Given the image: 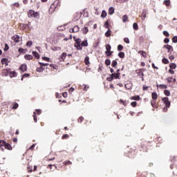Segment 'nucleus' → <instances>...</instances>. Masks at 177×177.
Returning <instances> with one entry per match:
<instances>
[{
    "mask_svg": "<svg viewBox=\"0 0 177 177\" xmlns=\"http://www.w3.org/2000/svg\"><path fill=\"white\" fill-rule=\"evenodd\" d=\"M120 75H121V73H113L111 74L110 77H107V81H113V80H118V78H120Z\"/></svg>",
    "mask_w": 177,
    "mask_h": 177,
    "instance_id": "f257e3e1",
    "label": "nucleus"
},
{
    "mask_svg": "<svg viewBox=\"0 0 177 177\" xmlns=\"http://www.w3.org/2000/svg\"><path fill=\"white\" fill-rule=\"evenodd\" d=\"M169 98L168 97H165L162 98V101L163 102L164 104H165L166 107H170L171 102H169Z\"/></svg>",
    "mask_w": 177,
    "mask_h": 177,
    "instance_id": "f03ea898",
    "label": "nucleus"
},
{
    "mask_svg": "<svg viewBox=\"0 0 177 177\" xmlns=\"http://www.w3.org/2000/svg\"><path fill=\"white\" fill-rule=\"evenodd\" d=\"M136 73L138 77H144L145 74L143 73H145V68L137 69Z\"/></svg>",
    "mask_w": 177,
    "mask_h": 177,
    "instance_id": "7ed1b4c3",
    "label": "nucleus"
},
{
    "mask_svg": "<svg viewBox=\"0 0 177 177\" xmlns=\"http://www.w3.org/2000/svg\"><path fill=\"white\" fill-rule=\"evenodd\" d=\"M28 16H32V17H37V16H38V12H35V11L30 10L28 12Z\"/></svg>",
    "mask_w": 177,
    "mask_h": 177,
    "instance_id": "20e7f679",
    "label": "nucleus"
},
{
    "mask_svg": "<svg viewBox=\"0 0 177 177\" xmlns=\"http://www.w3.org/2000/svg\"><path fill=\"white\" fill-rule=\"evenodd\" d=\"M12 41H15V42H20V36L19 35H15L12 37Z\"/></svg>",
    "mask_w": 177,
    "mask_h": 177,
    "instance_id": "39448f33",
    "label": "nucleus"
},
{
    "mask_svg": "<svg viewBox=\"0 0 177 177\" xmlns=\"http://www.w3.org/2000/svg\"><path fill=\"white\" fill-rule=\"evenodd\" d=\"M20 70L21 71L22 73L27 71V65L26 64L21 65Z\"/></svg>",
    "mask_w": 177,
    "mask_h": 177,
    "instance_id": "423d86ee",
    "label": "nucleus"
},
{
    "mask_svg": "<svg viewBox=\"0 0 177 177\" xmlns=\"http://www.w3.org/2000/svg\"><path fill=\"white\" fill-rule=\"evenodd\" d=\"M66 56H67V53H62L60 57H59V60L61 62H64V59H66Z\"/></svg>",
    "mask_w": 177,
    "mask_h": 177,
    "instance_id": "0eeeda50",
    "label": "nucleus"
},
{
    "mask_svg": "<svg viewBox=\"0 0 177 177\" xmlns=\"http://www.w3.org/2000/svg\"><path fill=\"white\" fill-rule=\"evenodd\" d=\"M146 12L145 9L142 10V12L141 14V19L142 21H145V19H146Z\"/></svg>",
    "mask_w": 177,
    "mask_h": 177,
    "instance_id": "6e6552de",
    "label": "nucleus"
},
{
    "mask_svg": "<svg viewBox=\"0 0 177 177\" xmlns=\"http://www.w3.org/2000/svg\"><path fill=\"white\" fill-rule=\"evenodd\" d=\"M72 31H73V32H78V31H80V26H75L72 28Z\"/></svg>",
    "mask_w": 177,
    "mask_h": 177,
    "instance_id": "1a4fd4ad",
    "label": "nucleus"
},
{
    "mask_svg": "<svg viewBox=\"0 0 177 177\" xmlns=\"http://www.w3.org/2000/svg\"><path fill=\"white\" fill-rule=\"evenodd\" d=\"M34 57H32V55H26L24 56V58L26 59V60H32Z\"/></svg>",
    "mask_w": 177,
    "mask_h": 177,
    "instance_id": "9d476101",
    "label": "nucleus"
},
{
    "mask_svg": "<svg viewBox=\"0 0 177 177\" xmlns=\"http://www.w3.org/2000/svg\"><path fill=\"white\" fill-rule=\"evenodd\" d=\"M75 48H77V49L78 50H81V49H82V46H81V43H75Z\"/></svg>",
    "mask_w": 177,
    "mask_h": 177,
    "instance_id": "9b49d317",
    "label": "nucleus"
},
{
    "mask_svg": "<svg viewBox=\"0 0 177 177\" xmlns=\"http://www.w3.org/2000/svg\"><path fill=\"white\" fill-rule=\"evenodd\" d=\"M105 37L109 38V37H111V30L110 28L108 29V30L105 32Z\"/></svg>",
    "mask_w": 177,
    "mask_h": 177,
    "instance_id": "f8f14e48",
    "label": "nucleus"
},
{
    "mask_svg": "<svg viewBox=\"0 0 177 177\" xmlns=\"http://www.w3.org/2000/svg\"><path fill=\"white\" fill-rule=\"evenodd\" d=\"M114 12H115V10H114V7H110L109 9V15H114Z\"/></svg>",
    "mask_w": 177,
    "mask_h": 177,
    "instance_id": "ddd939ff",
    "label": "nucleus"
},
{
    "mask_svg": "<svg viewBox=\"0 0 177 177\" xmlns=\"http://www.w3.org/2000/svg\"><path fill=\"white\" fill-rule=\"evenodd\" d=\"M4 147L7 150H12V145H10V144H9V143L6 142V145H5Z\"/></svg>",
    "mask_w": 177,
    "mask_h": 177,
    "instance_id": "4468645a",
    "label": "nucleus"
},
{
    "mask_svg": "<svg viewBox=\"0 0 177 177\" xmlns=\"http://www.w3.org/2000/svg\"><path fill=\"white\" fill-rule=\"evenodd\" d=\"M17 73L16 71H12L10 73V78H13V77H17Z\"/></svg>",
    "mask_w": 177,
    "mask_h": 177,
    "instance_id": "2eb2a0df",
    "label": "nucleus"
},
{
    "mask_svg": "<svg viewBox=\"0 0 177 177\" xmlns=\"http://www.w3.org/2000/svg\"><path fill=\"white\" fill-rule=\"evenodd\" d=\"M32 55L36 59H39V54L37 51H32Z\"/></svg>",
    "mask_w": 177,
    "mask_h": 177,
    "instance_id": "dca6fc26",
    "label": "nucleus"
},
{
    "mask_svg": "<svg viewBox=\"0 0 177 177\" xmlns=\"http://www.w3.org/2000/svg\"><path fill=\"white\" fill-rule=\"evenodd\" d=\"M126 89H131L132 88V83H127L125 84Z\"/></svg>",
    "mask_w": 177,
    "mask_h": 177,
    "instance_id": "f3484780",
    "label": "nucleus"
},
{
    "mask_svg": "<svg viewBox=\"0 0 177 177\" xmlns=\"http://www.w3.org/2000/svg\"><path fill=\"white\" fill-rule=\"evenodd\" d=\"M167 82L171 83V82H176V79H172V77H168L167 79Z\"/></svg>",
    "mask_w": 177,
    "mask_h": 177,
    "instance_id": "a211bd4d",
    "label": "nucleus"
},
{
    "mask_svg": "<svg viewBox=\"0 0 177 177\" xmlns=\"http://www.w3.org/2000/svg\"><path fill=\"white\" fill-rule=\"evenodd\" d=\"M158 86H159V88H160V89H167V88H168V86H167V85H165V84H160L159 86H158V84H157L158 88Z\"/></svg>",
    "mask_w": 177,
    "mask_h": 177,
    "instance_id": "6ab92c4d",
    "label": "nucleus"
},
{
    "mask_svg": "<svg viewBox=\"0 0 177 177\" xmlns=\"http://www.w3.org/2000/svg\"><path fill=\"white\" fill-rule=\"evenodd\" d=\"M1 64H6V66H8V59L7 58H3L1 59Z\"/></svg>",
    "mask_w": 177,
    "mask_h": 177,
    "instance_id": "aec40b11",
    "label": "nucleus"
},
{
    "mask_svg": "<svg viewBox=\"0 0 177 177\" xmlns=\"http://www.w3.org/2000/svg\"><path fill=\"white\" fill-rule=\"evenodd\" d=\"M167 49L168 53H171V52L174 51V48L172 47V46H170V45L167 47Z\"/></svg>",
    "mask_w": 177,
    "mask_h": 177,
    "instance_id": "412c9836",
    "label": "nucleus"
},
{
    "mask_svg": "<svg viewBox=\"0 0 177 177\" xmlns=\"http://www.w3.org/2000/svg\"><path fill=\"white\" fill-rule=\"evenodd\" d=\"M169 67L170 68H171L172 70H175V68H176V64L175 63H171L169 64Z\"/></svg>",
    "mask_w": 177,
    "mask_h": 177,
    "instance_id": "4be33fe9",
    "label": "nucleus"
},
{
    "mask_svg": "<svg viewBox=\"0 0 177 177\" xmlns=\"http://www.w3.org/2000/svg\"><path fill=\"white\" fill-rule=\"evenodd\" d=\"M133 30H135L136 31H137V30H139V26H138V23H134L133 24Z\"/></svg>",
    "mask_w": 177,
    "mask_h": 177,
    "instance_id": "5701e85b",
    "label": "nucleus"
},
{
    "mask_svg": "<svg viewBox=\"0 0 177 177\" xmlns=\"http://www.w3.org/2000/svg\"><path fill=\"white\" fill-rule=\"evenodd\" d=\"M118 56L120 59H124V57H125V53L124 52H120L118 53Z\"/></svg>",
    "mask_w": 177,
    "mask_h": 177,
    "instance_id": "b1692460",
    "label": "nucleus"
},
{
    "mask_svg": "<svg viewBox=\"0 0 177 177\" xmlns=\"http://www.w3.org/2000/svg\"><path fill=\"white\" fill-rule=\"evenodd\" d=\"M122 21H123V23H126V21H128V15H124L122 17Z\"/></svg>",
    "mask_w": 177,
    "mask_h": 177,
    "instance_id": "393cba45",
    "label": "nucleus"
},
{
    "mask_svg": "<svg viewBox=\"0 0 177 177\" xmlns=\"http://www.w3.org/2000/svg\"><path fill=\"white\" fill-rule=\"evenodd\" d=\"M106 16H107V12H106V10H102L101 17H102V19H104Z\"/></svg>",
    "mask_w": 177,
    "mask_h": 177,
    "instance_id": "a878e982",
    "label": "nucleus"
},
{
    "mask_svg": "<svg viewBox=\"0 0 177 177\" xmlns=\"http://www.w3.org/2000/svg\"><path fill=\"white\" fill-rule=\"evenodd\" d=\"M132 100H140V96L135 95L131 97Z\"/></svg>",
    "mask_w": 177,
    "mask_h": 177,
    "instance_id": "bb28decb",
    "label": "nucleus"
},
{
    "mask_svg": "<svg viewBox=\"0 0 177 177\" xmlns=\"http://www.w3.org/2000/svg\"><path fill=\"white\" fill-rule=\"evenodd\" d=\"M151 96H152V99L153 100H156L158 97L157 93H156V92L152 93Z\"/></svg>",
    "mask_w": 177,
    "mask_h": 177,
    "instance_id": "cd10ccee",
    "label": "nucleus"
},
{
    "mask_svg": "<svg viewBox=\"0 0 177 177\" xmlns=\"http://www.w3.org/2000/svg\"><path fill=\"white\" fill-rule=\"evenodd\" d=\"M44 70H45V68H44L43 66H40L39 68H37V73H42V71H44Z\"/></svg>",
    "mask_w": 177,
    "mask_h": 177,
    "instance_id": "c85d7f7f",
    "label": "nucleus"
},
{
    "mask_svg": "<svg viewBox=\"0 0 177 177\" xmlns=\"http://www.w3.org/2000/svg\"><path fill=\"white\" fill-rule=\"evenodd\" d=\"M6 145V141L0 140V147H3Z\"/></svg>",
    "mask_w": 177,
    "mask_h": 177,
    "instance_id": "c756f323",
    "label": "nucleus"
},
{
    "mask_svg": "<svg viewBox=\"0 0 177 177\" xmlns=\"http://www.w3.org/2000/svg\"><path fill=\"white\" fill-rule=\"evenodd\" d=\"M164 93L165 96H171V91L169 90H165Z\"/></svg>",
    "mask_w": 177,
    "mask_h": 177,
    "instance_id": "7c9ffc66",
    "label": "nucleus"
},
{
    "mask_svg": "<svg viewBox=\"0 0 177 177\" xmlns=\"http://www.w3.org/2000/svg\"><path fill=\"white\" fill-rule=\"evenodd\" d=\"M84 62H85V64L86 66H88L90 64V62H89V57H86L85 59H84Z\"/></svg>",
    "mask_w": 177,
    "mask_h": 177,
    "instance_id": "2f4dec72",
    "label": "nucleus"
},
{
    "mask_svg": "<svg viewBox=\"0 0 177 177\" xmlns=\"http://www.w3.org/2000/svg\"><path fill=\"white\" fill-rule=\"evenodd\" d=\"M106 53L109 51H111V46H110L109 44H107L106 46Z\"/></svg>",
    "mask_w": 177,
    "mask_h": 177,
    "instance_id": "473e14b6",
    "label": "nucleus"
},
{
    "mask_svg": "<svg viewBox=\"0 0 177 177\" xmlns=\"http://www.w3.org/2000/svg\"><path fill=\"white\" fill-rule=\"evenodd\" d=\"M162 62L164 64H168V63H169V61L168 60V59L167 58H163L162 59Z\"/></svg>",
    "mask_w": 177,
    "mask_h": 177,
    "instance_id": "72a5a7b5",
    "label": "nucleus"
},
{
    "mask_svg": "<svg viewBox=\"0 0 177 177\" xmlns=\"http://www.w3.org/2000/svg\"><path fill=\"white\" fill-rule=\"evenodd\" d=\"M117 64H118V62H117V61H115V60H113V62H112V64H111V66H112V67H117Z\"/></svg>",
    "mask_w": 177,
    "mask_h": 177,
    "instance_id": "f704fd0d",
    "label": "nucleus"
},
{
    "mask_svg": "<svg viewBox=\"0 0 177 177\" xmlns=\"http://www.w3.org/2000/svg\"><path fill=\"white\" fill-rule=\"evenodd\" d=\"M105 64L106 66H110V64H111V61L109 59H106L105 60Z\"/></svg>",
    "mask_w": 177,
    "mask_h": 177,
    "instance_id": "c9c22d12",
    "label": "nucleus"
},
{
    "mask_svg": "<svg viewBox=\"0 0 177 177\" xmlns=\"http://www.w3.org/2000/svg\"><path fill=\"white\" fill-rule=\"evenodd\" d=\"M39 64L41 66V67H46V66H49L48 63L44 64L42 62H39Z\"/></svg>",
    "mask_w": 177,
    "mask_h": 177,
    "instance_id": "e433bc0d",
    "label": "nucleus"
},
{
    "mask_svg": "<svg viewBox=\"0 0 177 177\" xmlns=\"http://www.w3.org/2000/svg\"><path fill=\"white\" fill-rule=\"evenodd\" d=\"M82 46H88V40L82 41Z\"/></svg>",
    "mask_w": 177,
    "mask_h": 177,
    "instance_id": "4c0bfd02",
    "label": "nucleus"
},
{
    "mask_svg": "<svg viewBox=\"0 0 177 177\" xmlns=\"http://www.w3.org/2000/svg\"><path fill=\"white\" fill-rule=\"evenodd\" d=\"M26 46H28L29 48H31V46H32V41H29L26 43Z\"/></svg>",
    "mask_w": 177,
    "mask_h": 177,
    "instance_id": "58836bf2",
    "label": "nucleus"
},
{
    "mask_svg": "<svg viewBox=\"0 0 177 177\" xmlns=\"http://www.w3.org/2000/svg\"><path fill=\"white\" fill-rule=\"evenodd\" d=\"M30 75V73H25L22 75V77H21V81H23V78H27L28 77V76Z\"/></svg>",
    "mask_w": 177,
    "mask_h": 177,
    "instance_id": "ea45409f",
    "label": "nucleus"
},
{
    "mask_svg": "<svg viewBox=\"0 0 177 177\" xmlns=\"http://www.w3.org/2000/svg\"><path fill=\"white\" fill-rule=\"evenodd\" d=\"M122 49H124V46L121 44H119L118 46V50L121 51V50H122Z\"/></svg>",
    "mask_w": 177,
    "mask_h": 177,
    "instance_id": "a19ab883",
    "label": "nucleus"
},
{
    "mask_svg": "<svg viewBox=\"0 0 177 177\" xmlns=\"http://www.w3.org/2000/svg\"><path fill=\"white\" fill-rule=\"evenodd\" d=\"M18 51L19 53H26V50L24 48H19Z\"/></svg>",
    "mask_w": 177,
    "mask_h": 177,
    "instance_id": "79ce46f5",
    "label": "nucleus"
},
{
    "mask_svg": "<svg viewBox=\"0 0 177 177\" xmlns=\"http://www.w3.org/2000/svg\"><path fill=\"white\" fill-rule=\"evenodd\" d=\"M165 5H166V6H169V3H171V1L169 0H165L164 1Z\"/></svg>",
    "mask_w": 177,
    "mask_h": 177,
    "instance_id": "37998d69",
    "label": "nucleus"
},
{
    "mask_svg": "<svg viewBox=\"0 0 177 177\" xmlns=\"http://www.w3.org/2000/svg\"><path fill=\"white\" fill-rule=\"evenodd\" d=\"M163 35H165V37H169V32H168L167 30H164Z\"/></svg>",
    "mask_w": 177,
    "mask_h": 177,
    "instance_id": "c03bdc74",
    "label": "nucleus"
},
{
    "mask_svg": "<svg viewBox=\"0 0 177 177\" xmlns=\"http://www.w3.org/2000/svg\"><path fill=\"white\" fill-rule=\"evenodd\" d=\"M82 31H83V34H86L88 31V28L86 27H84L83 29H82Z\"/></svg>",
    "mask_w": 177,
    "mask_h": 177,
    "instance_id": "a18cd8bd",
    "label": "nucleus"
},
{
    "mask_svg": "<svg viewBox=\"0 0 177 177\" xmlns=\"http://www.w3.org/2000/svg\"><path fill=\"white\" fill-rule=\"evenodd\" d=\"M172 42H174V44H177V36L173 37Z\"/></svg>",
    "mask_w": 177,
    "mask_h": 177,
    "instance_id": "49530a36",
    "label": "nucleus"
},
{
    "mask_svg": "<svg viewBox=\"0 0 177 177\" xmlns=\"http://www.w3.org/2000/svg\"><path fill=\"white\" fill-rule=\"evenodd\" d=\"M9 50V45H8V44H5V48H4V51L6 52Z\"/></svg>",
    "mask_w": 177,
    "mask_h": 177,
    "instance_id": "de8ad7c7",
    "label": "nucleus"
},
{
    "mask_svg": "<svg viewBox=\"0 0 177 177\" xmlns=\"http://www.w3.org/2000/svg\"><path fill=\"white\" fill-rule=\"evenodd\" d=\"M59 0H56L53 4L51 6H57V5H59Z\"/></svg>",
    "mask_w": 177,
    "mask_h": 177,
    "instance_id": "09e8293b",
    "label": "nucleus"
},
{
    "mask_svg": "<svg viewBox=\"0 0 177 177\" xmlns=\"http://www.w3.org/2000/svg\"><path fill=\"white\" fill-rule=\"evenodd\" d=\"M105 54L106 56L110 57L111 55H113V51H109L107 53V51L105 52Z\"/></svg>",
    "mask_w": 177,
    "mask_h": 177,
    "instance_id": "8fccbe9b",
    "label": "nucleus"
},
{
    "mask_svg": "<svg viewBox=\"0 0 177 177\" xmlns=\"http://www.w3.org/2000/svg\"><path fill=\"white\" fill-rule=\"evenodd\" d=\"M64 164L65 165H71V164H73V162H71V161H70V160H68L66 162H64Z\"/></svg>",
    "mask_w": 177,
    "mask_h": 177,
    "instance_id": "3c124183",
    "label": "nucleus"
},
{
    "mask_svg": "<svg viewBox=\"0 0 177 177\" xmlns=\"http://www.w3.org/2000/svg\"><path fill=\"white\" fill-rule=\"evenodd\" d=\"M42 60H45L46 62H49V60H50V59L48 57H43Z\"/></svg>",
    "mask_w": 177,
    "mask_h": 177,
    "instance_id": "603ef678",
    "label": "nucleus"
},
{
    "mask_svg": "<svg viewBox=\"0 0 177 177\" xmlns=\"http://www.w3.org/2000/svg\"><path fill=\"white\" fill-rule=\"evenodd\" d=\"M78 122H82L84 121V117L81 116L77 120Z\"/></svg>",
    "mask_w": 177,
    "mask_h": 177,
    "instance_id": "864d4df0",
    "label": "nucleus"
},
{
    "mask_svg": "<svg viewBox=\"0 0 177 177\" xmlns=\"http://www.w3.org/2000/svg\"><path fill=\"white\" fill-rule=\"evenodd\" d=\"M104 27H105V28H109V21H106L105 23H104Z\"/></svg>",
    "mask_w": 177,
    "mask_h": 177,
    "instance_id": "5fc2aeb1",
    "label": "nucleus"
},
{
    "mask_svg": "<svg viewBox=\"0 0 177 177\" xmlns=\"http://www.w3.org/2000/svg\"><path fill=\"white\" fill-rule=\"evenodd\" d=\"M67 138H69L68 134H64L62 136V139H66Z\"/></svg>",
    "mask_w": 177,
    "mask_h": 177,
    "instance_id": "6e6d98bb",
    "label": "nucleus"
},
{
    "mask_svg": "<svg viewBox=\"0 0 177 177\" xmlns=\"http://www.w3.org/2000/svg\"><path fill=\"white\" fill-rule=\"evenodd\" d=\"M17 107H19V104L16 103L13 105L12 109H14L15 110H16V109H17Z\"/></svg>",
    "mask_w": 177,
    "mask_h": 177,
    "instance_id": "4d7b16f0",
    "label": "nucleus"
},
{
    "mask_svg": "<svg viewBox=\"0 0 177 177\" xmlns=\"http://www.w3.org/2000/svg\"><path fill=\"white\" fill-rule=\"evenodd\" d=\"M136 104H137L136 102H132L131 103V105L132 106V107H136Z\"/></svg>",
    "mask_w": 177,
    "mask_h": 177,
    "instance_id": "13d9d810",
    "label": "nucleus"
},
{
    "mask_svg": "<svg viewBox=\"0 0 177 177\" xmlns=\"http://www.w3.org/2000/svg\"><path fill=\"white\" fill-rule=\"evenodd\" d=\"M36 112L38 114V115H41V113H42V111L41 109H36Z\"/></svg>",
    "mask_w": 177,
    "mask_h": 177,
    "instance_id": "bf43d9fd",
    "label": "nucleus"
},
{
    "mask_svg": "<svg viewBox=\"0 0 177 177\" xmlns=\"http://www.w3.org/2000/svg\"><path fill=\"white\" fill-rule=\"evenodd\" d=\"M75 44H81V39H80V38H77V39H76L75 40Z\"/></svg>",
    "mask_w": 177,
    "mask_h": 177,
    "instance_id": "052dcab7",
    "label": "nucleus"
},
{
    "mask_svg": "<svg viewBox=\"0 0 177 177\" xmlns=\"http://www.w3.org/2000/svg\"><path fill=\"white\" fill-rule=\"evenodd\" d=\"M124 42H126V44H129V38H127V37L124 38Z\"/></svg>",
    "mask_w": 177,
    "mask_h": 177,
    "instance_id": "680f3d73",
    "label": "nucleus"
},
{
    "mask_svg": "<svg viewBox=\"0 0 177 177\" xmlns=\"http://www.w3.org/2000/svg\"><path fill=\"white\" fill-rule=\"evenodd\" d=\"M169 60H171V62H172V60H174V59H175V57H174V55H169Z\"/></svg>",
    "mask_w": 177,
    "mask_h": 177,
    "instance_id": "e2e57ef3",
    "label": "nucleus"
},
{
    "mask_svg": "<svg viewBox=\"0 0 177 177\" xmlns=\"http://www.w3.org/2000/svg\"><path fill=\"white\" fill-rule=\"evenodd\" d=\"M164 42H165V44H168L169 42V38H165L164 39Z\"/></svg>",
    "mask_w": 177,
    "mask_h": 177,
    "instance_id": "0e129e2a",
    "label": "nucleus"
},
{
    "mask_svg": "<svg viewBox=\"0 0 177 177\" xmlns=\"http://www.w3.org/2000/svg\"><path fill=\"white\" fill-rule=\"evenodd\" d=\"M88 88H89V87H87V86H86V84H84L83 91H85L86 92V91H88Z\"/></svg>",
    "mask_w": 177,
    "mask_h": 177,
    "instance_id": "69168bd1",
    "label": "nucleus"
},
{
    "mask_svg": "<svg viewBox=\"0 0 177 177\" xmlns=\"http://www.w3.org/2000/svg\"><path fill=\"white\" fill-rule=\"evenodd\" d=\"M149 88V86H143V91H147V89Z\"/></svg>",
    "mask_w": 177,
    "mask_h": 177,
    "instance_id": "338daca9",
    "label": "nucleus"
},
{
    "mask_svg": "<svg viewBox=\"0 0 177 177\" xmlns=\"http://www.w3.org/2000/svg\"><path fill=\"white\" fill-rule=\"evenodd\" d=\"M138 53H140L142 56H145V55H146V53L144 51H139Z\"/></svg>",
    "mask_w": 177,
    "mask_h": 177,
    "instance_id": "774afa93",
    "label": "nucleus"
}]
</instances>
